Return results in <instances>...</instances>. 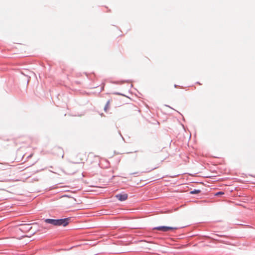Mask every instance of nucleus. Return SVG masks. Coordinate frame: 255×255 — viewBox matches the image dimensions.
Returning a JSON list of instances; mask_svg holds the SVG:
<instances>
[{
	"instance_id": "obj_1",
	"label": "nucleus",
	"mask_w": 255,
	"mask_h": 255,
	"mask_svg": "<svg viewBox=\"0 0 255 255\" xmlns=\"http://www.w3.org/2000/svg\"><path fill=\"white\" fill-rule=\"evenodd\" d=\"M70 218H65L61 219H47L44 220V222L47 224H50L55 226H66L69 223Z\"/></svg>"
},
{
	"instance_id": "obj_2",
	"label": "nucleus",
	"mask_w": 255,
	"mask_h": 255,
	"mask_svg": "<svg viewBox=\"0 0 255 255\" xmlns=\"http://www.w3.org/2000/svg\"><path fill=\"white\" fill-rule=\"evenodd\" d=\"M154 230L160 231L162 232H168L170 230H176L177 228L172 227H167V226H160L155 227L154 228Z\"/></svg>"
},
{
	"instance_id": "obj_3",
	"label": "nucleus",
	"mask_w": 255,
	"mask_h": 255,
	"mask_svg": "<svg viewBox=\"0 0 255 255\" xmlns=\"http://www.w3.org/2000/svg\"><path fill=\"white\" fill-rule=\"evenodd\" d=\"M30 226V224L21 225L19 230L23 232H27L31 229Z\"/></svg>"
},
{
	"instance_id": "obj_4",
	"label": "nucleus",
	"mask_w": 255,
	"mask_h": 255,
	"mask_svg": "<svg viewBox=\"0 0 255 255\" xmlns=\"http://www.w3.org/2000/svg\"><path fill=\"white\" fill-rule=\"evenodd\" d=\"M128 195L127 194H117L116 195V197L121 201H124L128 199Z\"/></svg>"
},
{
	"instance_id": "obj_5",
	"label": "nucleus",
	"mask_w": 255,
	"mask_h": 255,
	"mask_svg": "<svg viewBox=\"0 0 255 255\" xmlns=\"http://www.w3.org/2000/svg\"><path fill=\"white\" fill-rule=\"evenodd\" d=\"M83 155L79 154L76 156L75 161L73 162L74 163L78 164L81 163L83 160Z\"/></svg>"
},
{
	"instance_id": "obj_6",
	"label": "nucleus",
	"mask_w": 255,
	"mask_h": 255,
	"mask_svg": "<svg viewBox=\"0 0 255 255\" xmlns=\"http://www.w3.org/2000/svg\"><path fill=\"white\" fill-rule=\"evenodd\" d=\"M89 157L90 158V159L93 158L94 159V161L97 162L99 164L98 162H99V158L98 156H94V155H92L90 156H89Z\"/></svg>"
},
{
	"instance_id": "obj_7",
	"label": "nucleus",
	"mask_w": 255,
	"mask_h": 255,
	"mask_svg": "<svg viewBox=\"0 0 255 255\" xmlns=\"http://www.w3.org/2000/svg\"><path fill=\"white\" fill-rule=\"evenodd\" d=\"M201 191L200 190H197L195 189L192 191L190 192V194H198L200 193Z\"/></svg>"
},
{
	"instance_id": "obj_8",
	"label": "nucleus",
	"mask_w": 255,
	"mask_h": 255,
	"mask_svg": "<svg viewBox=\"0 0 255 255\" xmlns=\"http://www.w3.org/2000/svg\"><path fill=\"white\" fill-rule=\"evenodd\" d=\"M110 101H108L105 106V111H107V109H109V106H110Z\"/></svg>"
},
{
	"instance_id": "obj_9",
	"label": "nucleus",
	"mask_w": 255,
	"mask_h": 255,
	"mask_svg": "<svg viewBox=\"0 0 255 255\" xmlns=\"http://www.w3.org/2000/svg\"><path fill=\"white\" fill-rule=\"evenodd\" d=\"M224 194V193L223 192H219L215 194L216 196H219V195H222Z\"/></svg>"
}]
</instances>
